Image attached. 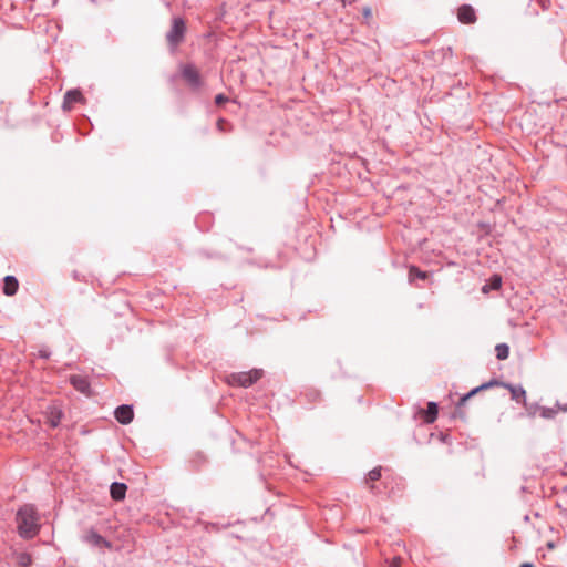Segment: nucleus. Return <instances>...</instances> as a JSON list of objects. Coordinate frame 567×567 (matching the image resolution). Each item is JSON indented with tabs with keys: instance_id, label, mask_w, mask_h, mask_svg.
Instances as JSON below:
<instances>
[{
	"instance_id": "1a4fd4ad",
	"label": "nucleus",
	"mask_w": 567,
	"mask_h": 567,
	"mask_svg": "<svg viewBox=\"0 0 567 567\" xmlns=\"http://www.w3.org/2000/svg\"><path fill=\"white\" fill-rule=\"evenodd\" d=\"M83 100L84 97L80 90H69L64 94L62 109L64 111H70L74 103L82 102Z\"/></svg>"
},
{
	"instance_id": "f257e3e1",
	"label": "nucleus",
	"mask_w": 567,
	"mask_h": 567,
	"mask_svg": "<svg viewBox=\"0 0 567 567\" xmlns=\"http://www.w3.org/2000/svg\"><path fill=\"white\" fill-rule=\"evenodd\" d=\"M17 533L25 540L33 539L41 529L40 514L32 504H24L16 513Z\"/></svg>"
},
{
	"instance_id": "dca6fc26",
	"label": "nucleus",
	"mask_w": 567,
	"mask_h": 567,
	"mask_svg": "<svg viewBox=\"0 0 567 567\" xmlns=\"http://www.w3.org/2000/svg\"><path fill=\"white\" fill-rule=\"evenodd\" d=\"M437 413H439V405L436 402H429L427 403V408L424 412V421L426 423H433L436 417H437Z\"/></svg>"
},
{
	"instance_id": "f704fd0d",
	"label": "nucleus",
	"mask_w": 567,
	"mask_h": 567,
	"mask_svg": "<svg viewBox=\"0 0 567 567\" xmlns=\"http://www.w3.org/2000/svg\"><path fill=\"white\" fill-rule=\"evenodd\" d=\"M524 520H525V522H528V520H529L528 515H526V516L524 517Z\"/></svg>"
},
{
	"instance_id": "bb28decb",
	"label": "nucleus",
	"mask_w": 567,
	"mask_h": 567,
	"mask_svg": "<svg viewBox=\"0 0 567 567\" xmlns=\"http://www.w3.org/2000/svg\"><path fill=\"white\" fill-rule=\"evenodd\" d=\"M362 13H363V16H364L365 18H369V17H371V16H372V10H371V8H370V7H364V8L362 9Z\"/></svg>"
},
{
	"instance_id": "cd10ccee",
	"label": "nucleus",
	"mask_w": 567,
	"mask_h": 567,
	"mask_svg": "<svg viewBox=\"0 0 567 567\" xmlns=\"http://www.w3.org/2000/svg\"><path fill=\"white\" fill-rule=\"evenodd\" d=\"M447 437H449V436H447L446 434H443V433H441V434H440V440H441L442 442H444V443H446V442H447Z\"/></svg>"
},
{
	"instance_id": "2eb2a0df",
	"label": "nucleus",
	"mask_w": 567,
	"mask_h": 567,
	"mask_svg": "<svg viewBox=\"0 0 567 567\" xmlns=\"http://www.w3.org/2000/svg\"><path fill=\"white\" fill-rule=\"evenodd\" d=\"M13 561L18 567H29L32 564V557L25 551H13Z\"/></svg>"
},
{
	"instance_id": "473e14b6",
	"label": "nucleus",
	"mask_w": 567,
	"mask_h": 567,
	"mask_svg": "<svg viewBox=\"0 0 567 567\" xmlns=\"http://www.w3.org/2000/svg\"><path fill=\"white\" fill-rule=\"evenodd\" d=\"M370 489H371V492H372V493H375L377 486L372 484V485L370 486Z\"/></svg>"
},
{
	"instance_id": "2f4dec72",
	"label": "nucleus",
	"mask_w": 567,
	"mask_h": 567,
	"mask_svg": "<svg viewBox=\"0 0 567 567\" xmlns=\"http://www.w3.org/2000/svg\"><path fill=\"white\" fill-rule=\"evenodd\" d=\"M223 123H224V120H223V118H220V120L217 122V126H218V128H219V130H223V128H221V124H223Z\"/></svg>"
},
{
	"instance_id": "5701e85b",
	"label": "nucleus",
	"mask_w": 567,
	"mask_h": 567,
	"mask_svg": "<svg viewBox=\"0 0 567 567\" xmlns=\"http://www.w3.org/2000/svg\"><path fill=\"white\" fill-rule=\"evenodd\" d=\"M502 286V278L498 275H494L491 278L489 287L491 289H499Z\"/></svg>"
},
{
	"instance_id": "ddd939ff",
	"label": "nucleus",
	"mask_w": 567,
	"mask_h": 567,
	"mask_svg": "<svg viewBox=\"0 0 567 567\" xmlns=\"http://www.w3.org/2000/svg\"><path fill=\"white\" fill-rule=\"evenodd\" d=\"M19 288V281L14 276L8 275L3 278L2 292L6 296H14Z\"/></svg>"
},
{
	"instance_id": "6e6552de",
	"label": "nucleus",
	"mask_w": 567,
	"mask_h": 567,
	"mask_svg": "<svg viewBox=\"0 0 567 567\" xmlns=\"http://www.w3.org/2000/svg\"><path fill=\"white\" fill-rule=\"evenodd\" d=\"M70 384L80 393L90 394L91 384L86 377L80 374L70 375Z\"/></svg>"
},
{
	"instance_id": "412c9836",
	"label": "nucleus",
	"mask_w": 567,
	"mask_h": 567,
	"mask_svg": "<svg viewBox=\"0 0 567 567\" xmlns=\"http://www.w3.org/2000/svg\"><path fill=\"white\" fill-rule=\"evenodd\" d=\"M523 405H524V408L526 410L527 416H529V417H534L537 412L540 413L542 406L538 403L529 404V403L526 402V404H523Z\"/></svg>"
},
{
	"instance_id": "423d86ee",
	"label": "nucleus",
	"mask_w": 567,
	"mask_h": 567,
	"mask_svg": "<svg viewBox=\"0 0 567 567\" xmlns=\"http://www.w3.org/2000/svg\"><path fill=\"white\" fill-rule=\"evenodd\" d=\"M116 421L123 425L130 424L134 419L133 405L122 404L114 410Z\"/></svg>"
},
{
	"instance_id": "a211bd4d",
	"label": "nucleus",
	"mask_w": 567,
	"mask_h": 567,
	"mask_svg": "<svg viewBox=\"0 0 567 567\" xmlns=\"http://www.w3.org/2000/svg\"><path fill=\"white\" fill-rule=\"evenodd\" d=\"M496 358L501 361L506 360L509 355V347L507 343H498L495 347Z\"/></svg>"
},
{
	"instance_id": "393cba45",
	"label": "nucleus",
	"mask_w": 567,
	"mask_h": 567,
	"mask_svg": "<svg viewBox=\"0 0 567 567\" xmlns=\"http://www.w3.org/2000/svg\"><path fill=\"white\" fill-rule=\"evenodd\" d=\"M51 355V351L48 348H41L39 350V358L48 360Z\"/></svg>"
},
{
	"instance_id": "20e7f679",
	"label": "nucleus",
	"mask_w": 567,
	"mask_h": 567,
	"mask_svg": "<svg viewBox=\"0 0 567 567\" xmlns=\"http://www.w3.org/2000/svg\"><path fill=\"white\" fill-rule=\"evenodd\" d=\"M182 76L194 90H197L203 85L200 74L194 64L188 63L183 65Z\"/></svg>"
},
{
	"instance_id": "6ab92c4d",
	"label": "nucleus",
	"mask_w": 567,
	"mask_h": 567,
	"mask_svg": "<svg viewBox=\"0 0 567 567\" xmlns=\"http://www.w3.org/2000/svg\"><path fill=\"white\" fill-rule=\"evenodd\" d=\"M197 256L203 259H216L220 260L224 258V256L220 252L217 251H209L207 249H199L197 251Z\"/></svg>"
},
{
	"instance_id": "9d476101",
	"label": "nucleus",
	"mask_w": 567,
	"mask_h": 567,
	"mask_svg": "<svg viewBox=\"0 0 567 567\" xmlns=\"http://www.w3.org/2000/svg\"><path fill=\"white\" fill-rule=\"evenodd\" d=\"M457 18L460 22L470 24L475 22L476 14L472 6L463 4L458 8Z\"/></svg>"
},
{
	"instance_id": "39448f33",
	"label": "nucleus",
	"mask_w": 567,
	"mask_h": 567,
	"mask_svg": "<svg viewBox=\"0 0 567 567\" xmlns=\"http://www.w3.org/2000/svg\"><path fill=\"white\" fill-rule=\"evenodd\" d=\"M64 413L56 404H50L45 411L47 423L50 427L55 429L60 425Z\"/></svg>"
},
{
	"instance_id": "b1692460",
	"label": "nucleus",
	"mask_w": 567,
	"mask_h": 567,
	"mask_svg": "<svg viewBox=\"0 0 567 567\" xmlns=\"http://www.w3.org/2000/svg\"><path fill=\"white\" fill-rule=\"evenodd\" d=\"M555 405L558 411L567 412V395L561 400H557Z\"/></svg>"
},
{
	"instance_id": "a878e982",
	"label": "nucleus",
	"mask_w": 567,
	"mask_h": 567,
	"mask_svg": "<svg viewBox=\"0 0 567 567\" xmlns=\"http://www.w3.org/2000/svg\"><path fill=\"white\" fill-rule=\"evenodd\" d=\"M227 101H228V97H227L225 94H223V93L217 94V95L215 96V103H216L217 105H223V104H224V103H226Z\"/></svg>"
},
{
	"instance_id": "c756f323",
	"label": "nucleus",
	"mask_w": 567,
	"mask_h": 567,
	"mask_svg": "<svg viewBox=\"0 0 567 567\" xmlns=\"http://www.w3.org/2000/svg\"><path fill=\"white\" fill-rule=\"evenodd\" d=\"M519 567H534L532 563H523Z\"/></svg>"
},
{
	"instance_id": "9b49d317",
	"label": "nucleus",
	"mask_w": 567,
	"mask_h": 567,
	"mask_svg": "<svg viewBox=\"0 0 567 567\" xmlns=\"http://www.w3.org/2000/svg\"><path fill=\"white\" fill-rule=\"evenodd\" d=\"M84 540L93 546H96V547H102V546H104L106 548L111 547V543L109 540H106L97 532H95L94 529H91L86 533V535L84 536Z\"/></svg>"
},
{
	"instance_id": "f03ea898",
	"label": "nucleus",
	"mask_w": 567,
	"mask_h": 567,
	"mask_svg": "<svg viewBox=\"0 0 567 567\" xmlns=\"http://www.w3.org/2000/svg\"><path fill=\"white\" fill-rule=\"evenodd\" d=\"M186 34V23L181 17H174L169 31L166 33V41L169 50L174 52L176 48L184 41Z\"/></svg>"
},
{
	"instance_id": "4468645a",
	"label": "nucleus",
	"mask_w": 567,
	"mask_h": 567,
	"mask_svg": "<svg viewBox=\"0 0 567 567\" xmlns=\"http://www.w3.org/2000/svg\"><path fill=\"white\" fill-rule=\"evenodd\" d=\"M495 384H498V381L491 380L488 382H485V383H483V384L472 389L470 392H467L466 394H464L463 396L460 398V401H458L457 405L458 406L463 405L468 399H471L473 395H475L480 391L489 389V388L494 386Z\"/></svg>"
},
{
	"instance_id": "c85d7f7f",
	"label": "nucleus",
	"mask_w": 567,
	"mask_h": 567,
	"mask_svg": "<svg viewBox=\"0 0 567 567\" xmlns=\"http://www.w3.org/2000/svg\"><path fill=\"white\" fill-rule=\"evenodd\" d=\"M547 548L548 549H554L555 548V543L554 542H548L547 543Z\"/></svg>"
},
{
	"instance_id": "7ed1b4c3",
	"label": "nucleus",
	"mask_w": 567,
	"mask_h": 567,
	"mask_svg": "<svg viewBox=\"0 0 567 567\" xmlns=\"http://www.w3.org/2000/svg\"><path fill=\"white\" fill-rule=\"evenodd\" d=\"M264 374L261 369H252L247 372L233 373L230 375V383L234 385L249 388L256 383Z\"/></svg>"
},
{
	"instance_id": "f8f14e48",
	"label": "nucleus",
	"mask_w": 567,
	"mask_h": 567,
	"mask_svg": "<svg viewBox=\"0 0 567 567\" xmlns=\"http://www.w3.org/2000/svg\"><path fill=\"white\" fill-rule=\"evenodd\" d=\"M127 485L121 482H113L110 486V495L113 501H123L126 496Z\"/></svg>"
},
{
	"instance_id": "f3484780",
	"label": "nucleus",
	"mask_w": 567,
	"mask_h": 567,
	"mask_svg": "<svg viewBox=\"0 0 567 567\" xmlns=\"http://www.w3.org/2000/svg\"><path fill=\"white\" fill-rule=\"evenodd\" d=\"M429 274L419 269L416 266H411L409 268V280L413 281L414 279L425 280L427 279Z\"/></svg>"
},
{
	"instance_id": "72a5a7b5",
	"label": "nucleus",
	"mask_w": 567,
	"mask_h": 567,
	"mask_svg": "<svg viewBox=\"0 0 567 567\" xmlns=\"http://www.w3.org/2000/svg\"><path fill=\"white\" fill-rule=\"evenodd\" d=\"M398 561H399V559L395 558L394 561H393V567H398V565H396Z\"/></svg>"
},
{
	"instance_id": "7c9ffc66",
	"label": "nucleus",
	"mask_w": 567,
	"mask_h": 567,
	"mask_svg": "<svg viewBox=\"0 0 567 567\" xmlns=\"http://www.w3.org/2000/svg\"><path fill=\"white\" fill-rule=\"evenodd\" d=\"M520 491H522L523 493H529V492H530V491H529V488H528L527 486H522V487H520Z\"/></svg>"
},
{
	"instance_id": "0eeeda50",
	"label": "nucleus",
	"mask_w": 567,
	"mask_h": 567,
	"mask_svg": "<svg viewBox=\"0 0 567 567\" xmlns=\"http://www.w3.org/2000/svg\"><path fill=\"white\" fill-rule=\"evenodd\" d=\"M497 385H502L507 389L511 393V399L516 403L526 404V391L520 384H512L498 381Z\"/></svg>"
},
{
	"instance_id": "4be33fe9",
	"label": "nucleus",
	"mask_w": 567,
	"mask_h": 567,
	"mask_svg": "<svg viewBox=\"0 0 567 567\" xmlns=\"http://www.w3.org/2000/svg\"><path fill=\"white\" fill-rule=\"evenodd\" d=\"M381 471H382V467H381V466H377V467L372 468V470L368 473V475H367V477H365V481H367V482H375V481L380 480V477H381Z\"/></svg>"
},
{
	"instance_id": "aec40b11",
	"label": "nucleus",
	"mask_w": 567,
	"mask_h": 567,
	"mask_svg": "<svg viewBox=\"0 0 567 567\" xmlns=\"http://www.w3.org/2000/svg\"><path fill=\"white\" fill-rule=\"evenodd\" d=\"M558 412L559 411L557 410L556 405L554 408L542 406L540 416L546 420H553L556 417Z\"/></svg>"
}]
</instances>
